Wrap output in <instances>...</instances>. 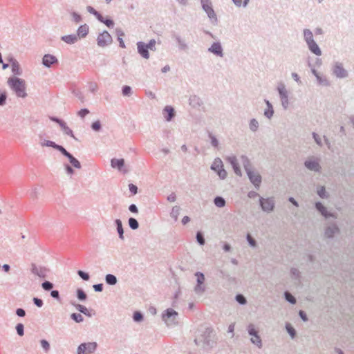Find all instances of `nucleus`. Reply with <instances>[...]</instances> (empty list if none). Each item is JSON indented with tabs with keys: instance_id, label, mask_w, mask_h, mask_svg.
I'll return each mask as SVG.
<instances>
[{
	"instance_id": "f257e3e1",
	"label": "nucleus",
	"mask_w": 354,
	"mask_h": 354,
	"mask_svg": "<svg viewBox=\"0 0 354 354\" xmlns=\"http://www.w3.org/2000/svg\"><path fill=\"white\" fill-rule=\"evenodd\" d=\"M217 338L214 330L206 327L200 330V335L194 339L195 344L205 350H209L216 344Z\"/></svg>"
},
{
	"instance_id": "f03ea898",
	"label": "nucleus",
	"mask_w": 354,
	"mask_h": 354,
	"mask_svg": "<svg viewBox=\"0 0 354 354\" xmlns=\"http://www.w3.org/2000/svg\"><path fill=\"white\" fill-rule=\"evenodd\" d=\"M8 84L15 91L19 97H26V82L23 79L17 77H12L8 80Z\"/></svg>"
},
{
	"instance_id": "7ed1b4c3",
	"label": "nucleus",
	"mask_w": 354,
	"mask_h": 354,
	"mask_svg": "<svg viewBox=\"0 0 354 354\" xmlns=\"http://www.w3.org/2000/svg\"><path fill=\"white\" fill-rule=\"evenodd\" d=\"M162 319L167 326L174 327L178 324V313L172 308H168L163 312Z\"/></svg>"
},
{
	"instance_id": "20e7f679",
	"label": "nucleus",
	"mask_w": 354,
	"mask_h": 354,
	"mask_svg": "<svg viewBox=\"0 0 354 354\" xmlns=\"http://www.w3.org/2000/svg\"><path fill=\"white\" fill-rule=\"evenodd\" d=\"M277 91L279 95L281 106L284 110L288 109L289 106L288 92L286 88V85L282 82L278 83Z\"/></svg>"
},
{
	"instance_id": "39448f33",
	"label": "nucleus",
	"mask_w": 354,
	"mask_h": 354,
	"mask_svg": "<svg viewBox=\"0 0 354 354\" xmlns=\"http://www.w3.org/2000/svg\"><path fill=\"white\" fill-rule=\"evenodd\" d=\"M201 3L203 10L206 12L209 19L213 24H216L218 19L212 8V3L211 0H201Z\"/></svg>"
},
{
	"instance_id": "423d86ee",
	"label": "nucleus",
	"mask_w": 354,
	"mask_h": 354,
	"mask_svg": "<svg viewBox=\"0 0 354 354\" xmlns=\"http://www.w3.org/2000/svg\"><path fill=\"white\" fill-rule=\"evenodd\" d=\"M96 342H87L80 344L77 348V354H93L97 349Z\"/></svg>"
},
{
	"instance_id": "0eeeda50",
	"label": "nucleus",
	"mask_w": 354,
	"mask_h": 354,
	"mask_svg": "<svg viewBox=\"0 0 354 354\" xmlns=\"http://www.w3.org/2000/svg\"><path fill=\"white\" fill-rule=\"evenodd\" d=\"M332 73L337 78L343 79L348 76V71L344 68L343 64L335 62L332 66Z\"/></svg>"
},
{
	"instance_id": "6e6552de",
	"label": "nucleus",
	"mask_w": 354,
	"mask_h": 354,
	"mask_svg": "<svg viewBox=\"0 0 354 354\" xmlns=\"http://www.w3.org/2000/svg\"><path fill=\"white\" fill-rule=\"evenodd\" d=\"M30 272L35 276L38 277L40 279H45L48 277L49 269L41 266H38L35 263H31L30 265Z\"/></svg>"
},
{
	"instance_id": "1a4fd4ad",
	"label": "nucleus",
	"mask_w": 354,
	"mask_h": 354,
	"mask_svg": "<svg viewBox=\"0 0 354 354\" xmlns=\"http://www.w3.org/2000/svg\"><path fill=\"white\" fill-rule=\"evenodd\" d=\"M259 205L263 212L269 213L274 210L275 201L273 197H269L266 198L260 197Z\"/></svg>"
},
{
	"instance_id": "9d476101",
	"label": "nucleus",
	"mask_w": 354,
	"mask_h": 354,
	"mask_svg": "<svg viewBox=\"0 0 354 354\" xmlns=\"http://www.w3.org/2000/svg\"><path fill=\"white\" fill-rule=\"evenodd\" d=\"M112 41V37L106 30H104L102 33L99 34L97 37V46L102 48H104L111 44Z\"/></svg>"
},
{
	"instance_id": "9b49d317",
	"label": "nucleus",
	"mask_w": 354,
	"mask_h": 354,
	"mask_svg": "<svg viewBox=\"0 0 354 354\" xmlns=\"http://www.w3.org/2000/svg\"><path fill=\"white\" fill-rule=\"evenodd\" d=\"M304 166L310 171L319 173L322 167L319 165V160L314 157L309 158L304 162Z\"/></svg>"
},
{
	"instance_id": "f8f14e48",
	"label": "nucleus",
	"mask_w": 354,
	"mask_h": 354,
	"mask_svg": "<svg viewBox=\"0 0 354 354\" xmlns=\"http://www.w3.org/2000/svg\"><path fill=\"white\" fill-rule=\"evenodd\" d=\"M250 182L254 185V186L259 189L260 187V185L261 183V175L254 171H248L246 173Z\"/></svg>"
},
{
	"instance_id": "ddd939ff",
	"label": "nucleus",
	"mask_w": 354,
	"mask_h": 354,
	"mask_svg": "<svg viewBox=\"0 0 354 354\" xmlns=\"http://www.w3.org/2000/svg\"><path fill=\"white\" fill-rule=\"evenodd\" d=\"M208 52L215 55L217 57H223L224 56L223 49L219 41L214 42L209 48Z\"/></svg>"
},
{
	"instance_id": "4468645a",
	"label": "nucleus",
	"mask_w": 354,
	"mask_h": 354,
	"mask_svg": "<svg viewBox=\"0 0 354 354\" xmlns=\"http://www.w3.org/2000/svg\"><path fill=\"white\" fill-rule=\"evenodd\" d=\"M171 37L175 39L178 46V49L183 51H187L189 49L188 44L185 39L182 38L178 34L173 32Z\"/></svg>"
},
{
	"instance_id": "2eb2a0df",
	"label": "nucleus",
	"mask_w": 354,
	"mask_h": 354,
	"mask_svg": "<svg viewBox=\"0 0 354 354\" xmlns=\"http://www.w3.org/2000/svg\"><path fill=\"white\" fill-rule=\"evenodd\" d=\"M61 153L68 159L71 166L76 169L82 167L80 162L75 158L71 153H69L65 148L62 151Z\"/></svg>"
},
{
	"instance_id": "dca6fc26",
	"label": "nucleus",
	"mask_w": 354,
	"mask_h": 354,
	"mask_svg": "<svg viewBox=\"0 0 354 354\" xmlns=\"http://www.w3.org/2000/svg\"><path fill=\"white\" fill-rule=\"evenodd\" d=\"M226 160L232 165L234 173L237 176H241L242 172L236 157L235 156H230L226 158Z\"/></svg>"
},
{
	"instance_id": "f3484780",
	"label": "nucleus",
	"mask_w": 354,
	"mask_h": 354,
	"mask_svg": "<svg viewBox=\"0 0 354 354\" xmlns=\"http://www.w3.org/2000/svg\"><path fill=\"white\" fill-rule=\"evenodd\" d=\"M189 104L193 109L198 110H200V109L203 106V100L196 95H192L189 97Z\"/></svg>"
},
{
	"instance_id": "a211bd4d",
	"label": "nucleus",
	"mask_w": 354,
	"mask_h": 354,
	"mask_svg": "<svg viewBox=\"0 0 354 354\" xmlns=\"http://www.w3.org/2000/svg\"><path fill=\"white\" fill-rule=\"evenodd\" d=\"M316 209L326 218L329 217H333L336 218V216L333 213H329L327 211L326 207L321 203V202H316L315 204Z\"/></svg>"
},
{
	"instance_id": "6ab92c4d",
	"label": "nucleus",
	"mask_w": 354,
	"mask_h": 354,
	"mask_svg": "<svg viewBox=\"0 0 354 354\" xmlns=\"http://www.w3.org/2000/svg\"><path fill=\"white\" fill-rule=\"evenodd\" d=\"M339 232V229L335 223H332L328 225L324 232V236L326 238H333L335 234Z\"/></svg>"
},
{
	"instance_id": "aec40b11",
	"label": "nucleus",
	"mask_w": 354,
	"mask_h": 354,
	"mask_svg": "<svg viewBox=\"0 0 354 354\" xmlns=\"http://www.w3.org/2000/svg\"><path fill=\"white\" fill-rule=\"evenodd\" d=\"M39 138H40V145L42 146V147H52L60 152H62V151L64 149V147H62V145H59L57 144H56L55 142L53 141H51V140H45V139H43L42 138V136H39Z\"/></svg>"
},
{
	"instance_id": "412c9836",
	"label": "nucleus",
	"mask_w": 354,
	"mask_h": 354,
	"mask_svg": "<svg viewBox=\"0 0 354 354\" xmlns=\"http://www.w3.org/2000/svg\"><path fill=\"white\" fill-rule=\"evenodd\" d=\"M57 57L50 54H46L42 59V64L47 68H50L52 65L57 64Z\"/></svg>"
},
{
	"instance_id": "4be33fe9",
	"label": "nucleus",
	"mask_w": 354,
	"mask_h": 354,
	"mask_svg": "<svg viewBox=\"0 0 354 354\" xmlns=\"http://www.w3.org/2000/svg\"><path fill=\"white\" fill-rule=\"evenodd\" d=\"M137 49L138 53L145 59H149V49L147 47V45L145 43L142 41H138L137 43Z\"/></svg>"
},
{
	"instance_id": "5701e85b",
	"label": "nucleus",
	"mask_w": 354,
	"mask_h": 354,
	"mask_svg": "<svg viewBox=\"0 0 354 354\" xmlns=\"http://www.w3.org/2000/svg\"><path fill=\"white\" fill-rule=\"evenodd\" d=\"M8 61L11 64L12 72L15 75H21L22 74V70L19 62L13 57H10Z\"/></svg>"
},
{
	"instance_id": "b1692460",
	"label": "nucleus",
	"mask_w": 354,
	"mask_h": 354,
	"mask_svg": "<svg viewBox=\"0 0 354 354\" xmlns=\"http://www.w3.org/2000/svg\"><path fill=\"white\" fill-rule=\"evenodd\" d=\"M306 45L312 53L317 56L322 55V50L315 40L306 44Z\"/></svg>"
},
{
	"instance_id": "393cba45",
	"label": "nucleus",
	"mask_w": 354,
	"mask_h": 354,
	"mask_svg": "<svg viewBox=\"0 0 354 354\" xmlns=\"http://www.w3.org/2000/svg\"><path fill=\"white\" fill-rule=\"evenodd\" d=\"M163 113L165 120L168 122L171 121L175 116L174 109L171 106H166L163 109Z\"/></svg>"
},
{
	"instance_id": "a878e982",
	"label": "nucleus",
	"mask_w": 354,
	"mask_h": 354,
	"mask_svg": "<svg viewBox=\"0 0 354 354\" xmlns=\"http://www.w3.org/2000/svg\"><path fill=\"white\" fill-rule=\"evenodd\" d=\"M88 26L87 24L81 25L77 30V34H75L77 36H78V39L80 38H84L88 33Z\"/></svg>"
},
{
	"instance_id": "bb28decb",
	"label": "nucleus",
	"mask_w": 354,
	"mask_h": 354,
	"mask_svg": "<svg viewBox=\"0 0 354 354\" xmlns=\"http://www.w3.org/2000/svg\"><path fill=\"white\" fill-rule=\"evenodd\" d=\"M240 159L241 162L243 165L246 173L252 171V167L250 160L246 156L242 155L240 157Z\"/></svg>"
},
{
	"instance_id": "cd10ccee",
	"label": "nucleus",
	"mask_w": 354,
	"mask_h": 354,
	"mask_svg": "<svg viewBox=\"0 0 354 354\" xmlns=\"http://www.w3.org/2000/svg\"><path fill=\"white\" fill-rule=\"evenodd\" d=\"M61 39L68 44H73L78 41V36L75 34L68 35L62 36Z\"/></svg>"
},
{
	"instance_id": "c85d7f7f",
	"label": "nucleus",
	"mask_w": 354,
	"mask_h": 354,
	"mask_svg": "<svg viewBox=\"0 0 354 354\" xmlns=\"http://www.w3.org/2000/svg\"><path fill=\"white\" fill-rule=\"evenodd\" d=\"M265 103L267 106V108L264 111V115L268 119H270L274 114V109L272 105V104L270 102L269 100H265Z\"/></svg>"
},
{
	"instance_id": "c756f323",
	"label": "nucleus",
	"mask_w": 354,
	"mask_h": 354,
	"mask_svg": "<svg viewBox=\"0 0 354 354\" xmlns=\"http://www.w3.org/2000/svg\"><path fill=\"white\" fill-rule=\"evenodd\" d=\"M114 222H115V224L116 226V230H117V232L118 234V236L121 240L123 241L124 239V229H123L122 221L119 218H117L115 220Z\"/></svg>"
},
{
	"instance_id": "7c9ffc66",
	"label": "nucleus",
	"mask_w": 354,
	"mask_h": 354,
	"mask_svg": "<svg viewBox=\"0 0 354 354\" xmlns=\"http://www.w3.org/2000/svg\"><path fill=\"white\" fill-rule=\"evenodd\" d=\"M111 165L113 168H116L118 170H121L124 165V160L123 158H113L111 160Z\"/></svg>"
},
{
	"instance_id": "2f4dec72",
	"label": "nucleus",
	"mask_w": 354,
	"mask_h": 354,
	"mask_svg": "<svg viewBox=\"0 0 354 354\" xmlns=\"http://www.w3.org/2000/svg\"><path fill=\"white\" fill-rule=\"evenodd\" d=\"M73 305L81 313H83L84 315L88 316V317H92V314L91 313L90 310L86 306H84L82 304H73Z\"/></svg>"
},
{
	"instance_id": "473e14b6",
	"label": "nucleus",
	"mask_w": 354,
	"mask_h": 354,
	"mask_svg": "<svg viewBox=\"0 0 354 354\" xmlns=\"http://www.w3.org/2000/svg\"><path fill=\"white\" fill-rule=\"evenodd\" d=\"M303 35H304V40L306 44L311 42L314 41L313 34V32L308 28H305L303 30Z\"/></svg>"
},
{
	"instance_id": "72a5a7b5",
	"label": "nucleus",
	"mask_w": 354,
	"mask_h": 354,
	"mask_svg": "<svg viewBox=\"0 0 354 354\" xmlns=\"http://www.w3.org/2000/svg\"><path fill=\"white\" fill-rule=\"evenodd\" d=\"M223 167L222 160L219 158H216L211 165V169L217 173Z\"/></svg>"
},
{
	"instance_id": "f704fd0d",
	"label": "nucleus",
	"mask_w": 354,
	"mask_h": 354,
	"mask_svg": "<svg viewBox=\"0 0 354 354\" xmlns=\"http://www.w3.org/2000/svg\"><path fill=\"white\" fill-rule=\"evenodd\" d=\"M59 126L65 134L73 138L74 139H76L73 131L66 125V123L64 121L61 122Z\"/></svg>"
},
{
	"instance_id": "c9c22d12",
	"label": "nucleus",
	"mask_w": 354,
	"mask_h": 354,
	"mask_svg": "<svg viewBox=\"0 0 354 354\" xmlns=\"http://www.w3.org/2000/svg\"><path fill=\"white\" fill-rule=\"evenodd\" d=\"M105 282L110 286H114L118 283L117 277L112 274H107L105 276Z\"/></svg>"
},
{
	"instance_id": "e433bc0d",
	"label": "nucleus",
	"mask_w": 354,
	"mask_h": 354,
	"mask_svg": "<svg viewBox=\"0 0 354 354\" xmlns=\"http://www.w3.org/2000/svg\"><path fill=\"white\" fill-rule=\"evenodd\" d=\"M317 194L322 198H328L329 195L326 192V189L324 186H319L317 189Z\"/></svg>"
},
{
	"instance_id": "4c0bfd02",
	"label": "nucleus",
	"mask_w": 354,
	"mask_h": 354,
	"mask_svg": "<svg viewBox=\"0 0 354 354\" xmlns=\"http://www.w3.org/2000/svg\"><path fill=\"white\" fill-rule=\"evenodd\" d=\"M128 225H129V227L133 230H136L138 229V227H139L138 221L135 218H133V217H130L129 218Z\"/></svg>"
},
{
	"instance_id": "58836bf2",
	"label": "nucleus",
	"mask_w": 354,
	"mask_h": 354,
	"mask_svg": "<svg viewBox=\"0 0 354 354\" xmlns=\"http://www.w3.org/2000/svg\"><path fill=\"white\" fill-rule=\"evenodd\" d=\"M76 295L78 300L84 301L87 299V295L82 288H77L76 290Z\"/></svg>"
},
{
	"instance_id": "ea45409f",
	"label": "nucleus",
	"mask_w": 354,
	"mask_h": 354,
	"mask_svg": "<svg viewBox=\"0 0 354 354\" xmlns=\"http://www.w3.org/2000/svg\"><path fill=\"white\" fill-rule=\"evenodd\" d=\"M214 203L218 207H223L226 202L222 196H216L214 199Z\"/></svg>"
},
{
	"instance_id": "a19ab883",
	"label": "nucleus",
	"mask_w": 354,
	"mask_h": 354,
	"mask_svg": "<svg viewBox=\"0 0 354 354\" xmlns=\"http://www.w3.org/2000/svg\"><path fill=\"white\" fill-rule=\"evenodd\" d=\"M316 79L317 83L319 85H322L324 86H328L330 85L329 81L327 80V78L326 77L321 75L320 74L319 75H317Z\"/></svg>"
},
{
	"instance_id": "79ce46f5",
	"label": "nucleus",
	"mask_w": 354,
	"mask_h": 354,
	"mask_svg": "<svg viewBox=\"0 0 354 354\" xmlns=\"http://www.w3.org/2000/svg\"><path fill=\"white\" fill-rule=\"evenodd\" d=\"M86 10L90 14L93 15L97 19V20H101V19H102V15L92 6H87Z\"/></svg>"
},
{
	"instance_id": "37998d69",
	"label": "nucleus",
	"mask_w": 354,
	"mask_h": 354,
	"mask_svg": "<svg viewBox=\"0 0 354 354\" xmlns=\"http://www.w3.org/2000/svg\"><path fill=\"white\" fill-rule=\"evenodd\" d=\"M250 341L252 344H255L258 348L262 347L261 339L259 335L252 336V337L250 339Z\"/></svg>"
},
{
	"instance_id": "c03bdc74",
	"label": "nucleus",
	"mask_w": 354,
	"mask_h": 354,
	"mask_svg": "<svg viewBox=\"0 0 354 354\" xmlns=\"http://www.w3.org/2000/svg\"><path fill=\"white\" fill-rule=\"evenodd\" d=\"M180 208L178 206L173 207L170 213L171 217H172L176 221L178 220V216L180 214Z\"/></svg>"
},
{
	"instance_id": "a18cd8bd",
	"label": "nucleus",
	"mask_w": 354,
	"mask_h": 354,
	"mask_svg": "<svg viewBox=\"0 0 354 354\" xmlns=\"http://www.w3.org/2000/svg\"><path fill=\"white\" fill-rule=\"evenodd\" d=\"M249 128L253 132L257 131L259 128L258 121L254 118L250 120L249 123Z\"/></svg>"
},
{
	"instance_id": "49530a36",
	"label": "nucleus",
	"mask_w": 354,
	"mask_h": 354,
	"mask_svg": "<svg viewBox=\"0 0 354 354\" xmlns=\"http://www.w3.org/2000/svg\"><path fill=\"white\" fill-rule=\"evenodd\" d=\"M284 297H285L286 300L287 301H288L289 303H290L291 304H296L297 301H296L295 297L289 292L286 291L284 292Z\"/></svg>"
},
{
	"instance_id": "de8ad7c7",
	"label": "nucleus",
	"mask_w": 354,
	"mask_h": 354,
	"mask_svg": "<svg viewBox=\"0 0 354 354\" xmlns=\"http://www.w3.org/2000/svg\"><path fill=\"white\" fill-rule=\"evenodd\" d=\"M71 318L76 323H81L84 321V317L80 313H72L71 315Z\"/></svg>"
},
{
	"instance_id": "09e8293b",
	"label": "nucleus",
	"mask_w": 354,
	"mask_h": 354,
	"mask_svg": "<svg viewBox=\"0 0 354 354\" xmlns=\"http://www.w3.org/2000/svg\"><path fill=\"white\" fill-rule=\"evenodd\" d=\"M195 276L196 277V284H204L205 283V275L203 273L201 272H196L195 273Z\"/></svg>"
},
{
	"instance_id": "8fccbe9b",
	"label": "nucleus",
	"mask_w": 354,
	"mask_h": 354,
	"mask_svg": "<svg viewBox=\"0 0 354 354\" xmlns=\"http://www.w3.org/2000/svg\"><path fill=\"white\" fill-rule=\"evenodd\" d=\"M53 287H54V284L49 281H45L41 283V288L45 291H50L53 288Z\"/></svg>"
},
{
	"instance_id": "3c124183",
	"label": "nucleus",
	"mask_w": 354,
	"mask_h": 354,
	"mask_svg": "<svg viewBox=\"0 0 354 354\" xmlns=\"http://www.w3.org/2000/svg\"><path fill=\"white\" fill-rule=\"evenodd\" d=\"M194 291L198 295H203V292L205 291V284H196L194 288Z\"/></svg>"
},
{
	"instance_id": "603ef678",
	"label": "nucleus",
	"mask_w": 354,
	"mask_h": 354,
	"mask_svg": "<svg viewBox=\"0 0 354 354\" xmlns=\"http://www.w3.org/2000/svg\"><path fill=\"white\" fill-rule=\"evenodd\" d=\"M93 131L95 132H99L102 129V124L100 120L93 122L91 126Z\"/></svg>"
},
{
	"instance_id": "864d4df0",
	"label": "nucleus",
	"mask_w": 354,
	"mask_h": 354,
	"mask_svg": "<svg viewBox=\"0 0 354 354\" xmlns=\"http://www.w3.org/2000/svg\"><path fill=\"white\" fill-rule=\"evenodd\" d=\"M286 328L291 338H295V337L296 336L295 329L290 324H286Z\"/></svg>"
},
{
	"instance_id": "5fc2aeb1",
	"label": "nucleus",
	"mask_w": 354,
	"mask_h": 354,
	"mask_svg": "<svg viewBox=\"0 0 354 354\" xmlns=\"http://www.w3.org/2000/svg\"><path fill=\"white\" fill-rule=\"evenodd\" d=\"M122 93L124 96H130L132 94V88L131 86L125 85L122 88Z\"/></svg>"
},
{
	"instance_id": "6e6d98bb",
	"label": "nucleus",
	"mask_w": 354,
	"mask_h": 354,
	"mask_svg": "<svg viewBox=\"0 0 354 354\" xmlns=\"http://www.w3.org/2000/svg\"><path fill=\"white\" fill-rule=\"evenodd\" d=\"M247 241L248 242V244L252 248H256L257 244L256 240L251 236L250 234H248L246 236Z\"/></svg>"
},
{
	"instance_id": "4d7b16f0",
	"label": "nucleus",
	"mask_w": 354,
	"mask_h": 354,
	"mask_svg": "<svg viewBox=\"0 0 354 354\" xmlns=\"http://www.w3.org/2000/svg\"><path fill=\"white\" fill-rule=\"evenodd\" d=\"M144 319V316L143 315L139 312V311H136L134 313H133V319L134 322H140L143 320Z\"/></svg>"
},
{
	"instance_id": "13d9d810",
	"label": "nucleus",
	"mask_w": 354,
	"mask_h": 354,
	"mask_svg": "<svg viewBox=\"0 0 354 354\" xmlns=\"http://www.w3.org/2000/svg\"><path fill=\"white\" fill-rule=\"evenodd\" d=\"M196 238L199 245H203L205 243L204 236L201 232H197Z\"/></svg>"
},
{
	"instance_id": "bf43d9fd",
	"label": "nucleus",
	"mask_w": 354,
	"mask_h": 354,
	"mask_svg": "<svg viewBox=\"0 0 354 354\" xmlns=\"http://www.w3.org/2000/svg\"><path fill=\"white\" fill-rule=\"evenodd\" d=\"M99 21L104 24L108 28H113V26H114V22L112 19H104L103 17H102V19H101V20H98Z\"/></svg>"
},
{
	"instance_id": "052dcab7",
	"label": "nucleus",
	"mask_w": 354,
	"mask_h": 354,
	"mask_svg": "<svg viewBox=\"0 0 354 354\" xmlns=\"http://www.w3.org/2000/svg\"><path fill=\"white\" fill-rule=\"evenodd\" d=\"M15 329L18 335L23 336L24 335V326L23 324H17L15 326Z\"/></svg>"
},
{
	"instance_id": "680f3d73",
	"label": "nucleus",
	"mask_w": 354,
	"mask_h": 354,
	"mask_svg": "<svg viewBox=\"0 0 354 354\" xmlns=\"http://www.w3.org/2000/svg\"><path fill=\"white\" fill-rule=\"evenodd\" d=\"M7 99V93L6 91H2L0 89V106H3L6 104Z\"/></svg>"
},
{
	"instance_id": "e2e57ef3",
	"label": "nucleus",
	"mask_w": 354,
	"mask_h": 354,
	"mask_svg": "<svg viewBox=\"0 0 354 354\" xmlns=\"http://www.w3.org/2000/svg\"><path fill=\"white\" fill-rule=\"evenodd\" d=\"M40 344H41V347L43 348V349L44 350V351L46 353L49 351L50 346L49 342L47 340L41 339L40 341Z\"/></svg>"
},
{
	"instance_id": "0e129e2a",
	"label": "nucleus",
	"mask_w": 354,
	"mask_h": 354,
	"mask_svg": "<svg viewBox=\"0 0 354 354\" xmlns=\"http://www.w3.org/2000/svg\"><path fill=\"white\" fill-rule=\"evenodd\" d=\"M235 299H236V301L241 305H244L247 303V300L243 295L238 294L236 296Z\"/></svg>"
},
{
	"instance_id": "69168bd1",
	"label": "nucleus",
	"mask_w": 354,
	"mask_h": 354,
	"mask_svg": "<svg viewBox=\"0 0 354 354\" xmlns=\"http://www.w3.org/2000/svg\"><path fill=\"white\" fill-rule=\"evenodd\" d=\"M71 15L72 16L73 21L75 23H80L82 19L81 15L76 12L73 11Z\"/></svg>"
},
{
	"instance_id": "338daca9",
	"label": "nucleus",
	"mask_w": 354,
	"mask_h": 354,
	"mask_svg": "<svg viewBox=\"0 0 354 354\" xmlns=\"http://www.w3.org/2000/svg\"><path fill=\"white\" fill-rule=\"evenodd\" d=\"M248 332L250 335L254 336L258 335V332L255 330L254 326L252 324H250L248 326Z\"/></svg>"
},
{
	"instance_id": "774afa93",
	"label": "nucleus",
	"mask_w": 354,
	"mask_h": 354,
	"mask_svg": "<svg viewBox=\"0 0 354 354\" xmlns=\"http://www.w3.org/2000/svg\"><path fill=\"white\" fill-rule=\"evenodd\" d=\"M77 274L84 281H88L90 279V276L88 273L82 271V270H78Z\"/></svg>"
}]
</instances>
